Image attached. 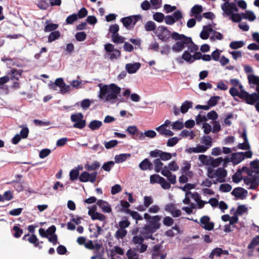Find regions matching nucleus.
Wrapping results in <instances>:
<instances>
[{
    "label": "nucleus",
    "instance_id": "42",
    "mask_svg": "<svg viewBox=\"0 0 259 259\" xmlns=\"http://www.w3.org/2000/svg\"><path fill=\"white\" fill-rule=\"evenodd\" d=\"M153 19L157 22H162L165 18L164 14L160 12H156L153 15Z\"/></svg>",
    "mask_w": 259,
    "mask_h": 259
},
{
    "label": "nucleus",
    "instance_id": "12",
    "mask_svg": "<svg viewBox=\"0 0 259 259\" xmlns=\"http://www.w3.org/2000/svg\"><path fill=\"white\" fill-rule=\"evenodd\" d=\"M215 176L218 177V181L220 183L225 182V178L227 176V171L224 168L219 167L215 170Z\"/></svg>",
    "mask_w": 259,
    "mask_h": 259
},
{
    "label": "nucleus",
    "instance_id": "62",
    "mask_svg": "<svg viewBox=\"0 0 259 259\" xmlns=\"http://www.w3.org/2000/svg\"><path fill=\"white\" fill-rule=\"evenodd\" d=\"M118 144V141L116 140H112L109 142L105 143V147L106 149H109L116 146Z\"/></svg>",
    "mask_w": 259,
    "mask_h": 259
},
{
    "label": "nucleus",
    "instance_id": "26",
    "mask_svg": "<svg viewBox=\"0 0 259 259\" xmlns=\"http://www.w3.org/2000/svg\"><path fill=\"white\" fill-rule=\"evenodd\" d=\"M100 166V163L97 161H94L91 164H87L85 165L84 167L86 170L89 171L96 170L99 168Z\"/></svg>",
    "mask_w": 259,
    "mask_h": 259
},
{
    "label": "nucleus",
    "instance_id": "23",
    "mask_svg": "<svg viewBox=\"0 0 259 259\" xmlns=\"http://www.w3.org/2000/svg\"><path fill=\"white\" fill-rule=\"evenodd\" d=\"M46 24L44 30L46 32L55 31L58 27V24L50 23L48 21H46Z\"/></svg>",
    "mask_w": 259,
    "mask_h": 259
},
{
    "label": "nucleus",
    "instance_id": "20",
    "mask_svg": "<svg viewBox=\"0 0 259 259\" xmlns=\"http://www.w3.org/2000/svg\"><path fill=\"white\" fill-rule=\"evenodd\" d=\"M137 249V248H130L127 251L126 254L128 259H139V255L136 251Z\"/></svg>",
    "mask_w": 259,
    "mask_h": 259
},
{
    "label": "nucleus",
    "instance_id": "64",
    "mask_svg": "<svg viewBox=\"0 0 259 259\" xmlns=\"http://www.w3.org/2000/svg\"><path fill=\"white\" fill-rule=\"evenodd\" d=\"M242 15L241 14L238 13H234L230 16V19L232 20L233 22H239L241 21L242 19Z\"/></svg>",
    "mask_w": 259,
    "mask_h": 259
},
{
    "label": "nucleus",
    "instance_id": "10",
    "mask_svg": "<svg viewBox=\"0 0 259 259\" xmlns=\"http://www.w3.org/2000/svg\"><path fill=\"white\" fill-rule=\"evenodd\" d=\"M232 195L240 199H244L247 194V191L242 187H237L232 191Z\"/></svg>",
    "mask_w": 259,
    "mask_h": 259
},
{
    "label": "nucleus",
    "instance_id": "55",
    "mask_svg": "<svg viewBox=\"0 0 259 259\" xmlns=\"http://www.w3.org/2000/svg\"><path fill=\"white\" fill-rule=\"evenodd\" d=\"M144 237L142 236L135 235L133 237L132 242L135 244H140L143 243Z\"/></svg>",
    "mask_w": 259,
    "mask_h": 259
},
{
    "label": "nucleus",
    "instance_id": "46",
    "mask_svg": "<svg viewBox=\"0 0 259 259\" xmlns=\"http://www.w3.org/2000/svg\"><path fill=\"white\" fill-rule=\"evenodd\" d=\"M250 164L254 172L257 175L259 174V160L257 159L253 160L250 162Z\"/></svg>",
    "mask_w": 259,
    "mask_h": 259
},
{
    "label": "nucleus",
    "instance_id": "32",
    "mask_svg": "<svg viewBox=\"0 0 259 259\" xmlns=\"http://www.w3.org/2000/svg\"><path fill=\"white\" fill-rule=\"evenodd\" d=\"M154 165V170L156 172H159L162 169L163 163L161 162V160L159 158H156L153 161Z\"/></svg>",
    "mask_w": 259,
    "mask_h": 259
},
{
    "label": "nucleus",
    "instance_id": "54",
    "mask_svg": "<svg viewBox=\"0 0 259 259\" xmlns=\"http://www.w3.org/2000/svg\"><path fill=\"white\" fill-rule=\"evenodd\" d=\"M172 155L171 153L161 151L159 159L161 160L166 161L170 159Z\"/></svg>",
    "mask_w": 259,
    "mask_h": 259
},
{
    "label": "nucleus",
    "instance_id": "59",
    "mask_svg": "<svg viewBox=\"0 0 259 259\" xmlns=\"http://www.w3.org/2000/svg\"><path fill=\"white\" fill-rule=\"evenodd\" d=\"M220 191L223 192H229L232 189V186L229 184H223L220 186Z\"/></svg>",
    "mask_w": 259,
    "mask_h": 259
},
{
    "label": "nucleus",
    "instance_id": "34",
    "mask_svg": "<svg viewBox=\"0 0 259 259\" xmlns=\"http://www.w3.org/2000/svg\"><path fill=\"white\" fill-rule=\"evenodd\" d=\"M60 32L59 31L55 30L51 32L48 36V42H52L55 41L60 37Z\"/></svg>",
    "mask_w": 259,
    "mask_h": 259
},
{
    "label": "nucleus",
    "instance_id": "50",
    "mask_svg": "<svg viewBox=\"0 0 259 259\" xmlns=\"http://www.w3.org/2000/svg\"><path fill=\"white\" fill-rule=\"evenodd\" d=\"M202 12V7L201 5H195L191 9L192 15H198Z\"/></svg>",
    "mask_w": 259,
    "mask_h": 259
},
{
    "label": "nucleus",
    "instance_id": "58",
    "mask_svg": "<svg viewBox=\"0 0 259 259\" xmlns=\"http://www.w3.org/2000/svg\"><path fill=\"white\" fill-rule=\"evenodd\" d=\"M220 99V96H212L210 97L209 100L208 101L207 103L209 106H210V107L214 106L217 104L218 100Z\"/></svg>",
    "mask_w": 259,
    "mask_h": 259
},
{
    "label": "nucleus",
    "instance_id": "63",
    "mask_svg": "<svg viewBox=\"0 0 259 259\" xmlns=\"http://www.w3.org/2000/svg\"><path fill=\"white\" fill-rule=\"evenodd\" d=\"M88 11L86 8H82L76 14L77 15V18L82 19L88 15Z\"/></svg>",
    "mask_w": 259,
    "mask_h": 259
},
{
    "label": "nucleus",
    "instance_id": "41",
    "mask_svg": "<svg viewBox=\"0 0 259 259\" xmlns=\"http://www.w3.org/2000/svg\"><path fill=\"white\" fill-rule=\"evenodd\" d=\"M248 80L249 83L255 84L256 87H259V77L254 75H249L248 76Z\"/></svg>",
    "mask_w": 259,
    "mask_h": 259
},
{
    "label": "nucleus",
    "instance_id": "51",
    "mask_svg": "<svg viewBox=\"0 0 259 259\" xmlns=\"http://www.w3.org/2000/svg\"><path fill=\"white\" fill-rule=\"evenodd\" d=\"M106 219V217L100 212H95L92 215V219L93 220H98L101 221H104Z\"/></svg>",
    "mask_w": 259,
    "mask_h": 259
},
{
    "label": "nucleus",
    "instance_id": "28",
    "mask_svg": "<svg viewBox=\"0 0 259 259\" xmlns=\"http://www.w3.org/2000/svg\"><path fill=\"white\" fill-rule=\"evenodd\" d=\"M241 15L242 18L248 19L250 21H254L256 18L254 13L252 12L249 11H247L245 13H242Z\"/></svg>",
    "mask_w": 259,
    "mask_h": 259
},
{
    "label": "nucleus",
    "instance_id": "7",
    "mask_svg": "<svg viewBox=\"0 0 259 259\" xmlns=\"http://www.w3.org/2000/svg\"><path fill=\"white\" fill-rule=\"evenodd\" d=\"M97 174V172L96 171L91 174L87 171H83L80 175L79 180L81 182H87L89 181L94 183L96 181Z\"/></svg>",
    "mask_w": 259,
    "mask_h": 259
},
{
    "label": "nucleus",
    "instance_id": "43",
    "mask_svg": "<svg viewBox=\"0 0 259 259\" xmlns=\"http://www.w3.org/2000/svg\"><path fill=\"white\" fill-rule=\"evenodd\" d=\"M16 177L18 179L17 180H14L12 182V183L14 184V187H15L18 191H21L23 189V187L21 184L19 182V180L21 178L22 176L20 175H17L16 176Z\"/></svg>",
    "mask_w": 259,
    "mask_h": 259
},
{
    "label": "nucleus",
    "instance_id": "57",
    "mask_svg": "<svg viewBox=\"0 0 259 259\" xmlns=\"http://www.w3.org/2000/svg\"><path fill=\"white\" fill-rule=\"evenodd\" d=\"M119 27L118 24H114L111 25L109 28V31L110 33H112V35H115L116 34H118V32L119 31Z\"/></svg>",
    "mask_w": 259,
    "mask_h": 259
},
{
    "label": "nucleus",
    "instance_id": "22",
    "mask_svg": "<svg viewBox=\"0 0 259 259\" xmlns=\"http://www.w3.org/2000/svg\"><path fill=\"white\" fill-rule=\"evenodd\" d=\"M251 185L248 188V189L255 190L259 185V176L258 175H254L251 177Z\"/></svg>",
    "mask_w": 259,
    "mask_h": 259
},
{
    "label": "nucleus",
    "instance_id": "2",
    "mask_svg": "<svg viewBox=\"0 0 259 259\" xmlns=\"http://www.w3.org/2000/svg\"><path fill=\"white\" fill-rule=\"evenodd\" d=\"M171 37L177 41L172 46V50L174 52H180L187 47L190 42H192L191 37H188L184 34H179L178 32H174L171 34Z\"/></svg>",
    "mask_w": 259,
    "mask_h": 259
},
{
    "label": "nucleus",
    "instance_id": "14",
    "mask_svg": "<svg viewBox=\"0 0 259 259\" xmlns=\"http://www.w3.org/2000/svg\"><path fill=\"white\" fill-rule=\"evenodd\" d=\"M139 166L142 170H152L153 168V164L148 158H145L139 164Z\"/></svg>",
    "mask_w": 259,
    "mask_h": 259
},
{
    "label": "nucleus",
    "instance_id": "11",
    "mask_svg": "<svg viewBox=\"0 0 259 259\" xmlns=\"http://www.w3.org/2000/svg\"><path fill=\"white\" fill-rule=\"evenodd\" d=\"M161 219V217L160 215L153 216L151 218V220L149 221L147 225L157 231L160 228L161 224L159 222Z\"/></svg>",
    "mask_w": 259,
    "mask_h": 259
},
{
    "label": "nucleus",
    "instance_id": "36",
    "mask_svg": "<svg viewBox=\"0 0 259 259\" xmlns=\"http://www.w3.org/2000/svg\"><path fill=\"white\" fill-rule=\"evenodd\" d=\"M145 29L147 31H155L156 30V25L154 22L148 21L145 25Z\"/></svg>",
    "mask_w": 259,
    "mask_h": 259
},
{
    "label": "nucleus",
    "instance_id": "18",
    "mask_svg": "<svg viewBox=\"0 0 259 259\" xmlns=\"http://www.w3.org/2000/svg\"><path fill=\"white\" fill-rule=\"evenodd\" d=\"M259 101V98L256 93L248 94L245 102L249 105H253L256 102Z\"/></svg>",
    "mask_w": 259,
    "mask_h": 259
},
{
    "label": "nucleus",
    "instance_id": "33",
    "mask_svg": "<svg viewBox=\"0 0 259 259\" xmlns=\"http://www.w3.org/2000/svg\"><path fill=\"white\" fill-rule=\"evenodd\" d=\"M79 169L77 168L72 169L69 172L70 180L72 181L76 180L78 178H79Z\"/></svg>",
    "mask_w": 259,
    "mask_h": 259
},
{
    "label": "nucleus",
    "instance_id": "15",
    "mask_svg": "<svg viewBox=\"0 0 259 259\" xmlns=\"http://www.w3.org/2000/svg\"><path fill=\"white\" fill-rule=\"evenodd\" d=\"M207 148L204 145H197L196 147H190L186 150V151L190 154L192 153H204L207 151Z\"/></svg>",
    "mask_w": 259,
    "mask_h": 259
},
{
    "label": "nucleus",
    "instance_id": "37",
    "mask_svg": "<svg viewBox=\"0 0 259 259\" xmlns=\"http://www.w3.org/2000/svg\"><path fill=\"white\" fill-rule=\"evenodd\" d=\"M127 232L125 229H118L115 234V237L117 239H123L127 234Z\"/></svg>",
    "mask_w": 259,
    "mask_h": 259
},
{
    "label": "nucleus",
    "instance_id": "60",
    "mask_svg": "<svg viewBox=\"0 0 259 259\" xmlns=\"http://www.w3.org/2000/svg\"><path fill=\"white\" fill-rule=\"evenodd\" d=\"M247 210V207L244 205H240L238 206L236 212H235V215H242L243 213L245 212Z\"/></svg>",
    "mask_w": 259,
    "mask_h": 259
},
{
    "label": "nucleus",
    "instance_id": "40",
    "mask_svg": "<svg viewBox=\"0 0 259 259\" xmlns=\"http://www.w3.org/2000/svg\"><path fill=\"white\" fill-rule=\"evenodd\" d=\"M244 45V42L243 41H232L229 47L232 49L236 50L239 48L242 47Z\"/></svg>",
    "mask_w": 259,
    "mask_h": 259
},
{
    "label": "nucleus",
    "instance_id": "8",
    "mask_svg": "<svg viewBox=\"0 0 259 259\" xmlns=\"http://www.w3.org/2000/svg\"><path fill=\"white\" fill-rule=\"evenodd\" d=\"M200 226L206 230L211 231L213 229L214 224L210 222V218L207 215H204L200 219Z\"/></svg>",
    "mask_w": 259,
    "mask_h": 259
},
{
    "label": "nucleus",
    "instance_id": "56",
    "mask_svg": "<svg viewBox=\"0 0 259 259\" xmlns=\"http://www.w3.org/2000/svg\"><path fill=\"white\" fill-rule=\"evenodd\" d=\"M75 36L77 41H82L86 39L87 34L83 31L79 32L76 33Z\"/></svg>",
    "mask_w": 259,
    "mask_h": 259
},
{
    "label": "nucleus",
    "instance_id": "61",
    "mask_svg": "<svg viewBox=\"0 0 259 259\" xmlns=\"http://www.w3.org/2000/svg\"><path fill=\"white\" fill-rule=\"evenodd\" d=\"M180 139L175 137L169 139L167 142V146L168 147H173L176 145L179 141Z\"/></svg>",
    "mask_w": 259,
    "mask_h": 259
},
{
    "label": "nucleus",
    "instance_id": "52",
    "mask_svg": "<svg viewBox=\"0 0 259 259\" xmlns=\"http://www.w3.org/2000/svg\"><path fill=\"white\" fill-rule=\"evenodd\" d=\"M114 162L112 161H109L106 163H105L102 168L106 171H110L111 169V168L113 167L114 165Z\"/></svg>",
    "mask_w": 259,
    "mask_h": 259
},
{
    "label": "nucleus",
    "instance_id": "4",
    "mask_svg": "<svg viewBox=\"0 0 259 259\" xmlns=\"http://www.w3.org/2000/svg\"><path fill=\"white\" fill-rule=\"evenodd\" d=\"M142 19V16L140 15H132L128 17L122 18L120 22L122 23L123 26L127 29L134 27L137 22Z\"/></svg>",
    "mask_w": 259,
    "mask_h": 259
},
{
    "label": "nucleus",
    "instance_id": "31",
    "mask_svg": "<svg viewBox=\"0 0 259 259\" xmlns=\"http://www.w3.org/2000/svg\"><path fill=\"white\" fill-rule=\"evenodd\" d=\"M139 137L143 138L144 137H147L151 138H153L156 136V133L153 130H148L145 131L144 133L141 132L138 134Z\"/></svg>",
    "mask_w": 259,
    "mask_h": 259
},
{
    "label": "nucleus",
    "instance_id": "9",
    "mask_svg": "<svg viewBox=\"0 0 259 259\" xmlns=\"http://www.w3.org/2000/svg\"><path fill=\"white\" fill-rule=\"evenodd\" d=\"M156 231L153 229L150 226L146 225L141 231V235H143L146 239H151L154 240V238L153 237V233H155Z\"/></svg>",
    "mask_w": 259,
    "mask_h": 259
},
{
    "label": "nucleus",
    "instance_id": "44",
    "mask_svg": "<svg viewBox=\"0 0 259 259\" xmlns=\"http://www.w3.org/2000/svg\"><path fill=\"white\" fill-rule=\"evenodd\" d=\"M258 244H259V235L256 236L252 239L250 243L248 244L247 248L249 249H253Z\"/></svg>",
    "mask_w": 259,
    "mask_h": 259
},
{
    "label": "nucleus",
    "instance_id": "27",
    "mask_svg": "<svg viewBox=\"0 0 259 259\" xmlns=\"http://www.w3.org/2000/svg\"><path fill=\"white\" fill-rule=\"evenodd\" d=\"M130 154H120L115 156V162L117 163H121L125 161L128 158H130Z\"/></svg>",
    "mask_w": 259,
    "mask_h": 259
},
{
    "label": "nucleus",
    "instance_id": "19",
    "mask_svg": "<svg viewBox=\"0 0 259 259\" xmlns=\"http://www.w3.org/2000/svg\"><path fill=\"white\" fill-rule=\"evenodd\" d=\"M193 107V103L191 101H185L182 104L180 108V111L183 114H185L190 108Z\"/></svg>",
    "mask_w": 259,
    "mask_h": 259
},
{
    "label": "nucleus",
    "instance_id": "25",
    "mask_svg": "<svg viewBox=\"0 0 259 259\" xmlns=\"http://www.w3.org/2000/svg\"><path fill=\"white\" fill-rule=\"evenodd\" d=\"M102 125V122L101 121L94 120H92L89 124V127L92 131H95L99 129Z\"/></svg>",
    "mask_w": 259,
    "mask_h": 259
},
{
    "label": "nucleus",
    "instance_id": "29",
    "mask_svg": "<svg viewBox=\"0 0 259 259\" xmlns=\"http://www.w3.org/2000/svg\"><path fill=\"white\" fill-rule=\"evenodd\" d=\"M122 219V220L119 222L118 227L119 229H125L130 226L131 223L126 217H123Z\"/></svg>",
    "mask_w": 259,
    "mask_h": 259
},
{
    "label": "nucleus",
    "instance_id": "49",
    "mask_svg": "<svg viewBox=\"0 0 259 259\" xmlns=\"http://www.w3.org/2000/svg\"><path fill=\"white\" fill-rule=\"evenodd\" d=\"M237 148L241 150L250 151L251 148L249 141H244L242 143H239L237 146Z\"/></svg>",
    "mask_w": 259,
    "mask_h": 259
},
{
    "label": "nucleus",
    "instance_id": "6",
    "mask_svg": "<svg viewBox=\"0 0 259 259\" xmlns=\"http://www.w3.org/2000/svg\"><path fill=\"white\" fill-rule=\"evenodd\" d=\"M222 9L224 13L228 16H231L234 12H238V9L235 3L226 2L222 6Z\"/></svg>",
    "mask_w": 259,
    "mask_h": 259
},
{
    "label": "nucleus",
    "instance_id": "47",
    "mask_svg": "<svg viewBox=\"0 0 259 259\" xmlns=\"http://www.w3.org/2000/svg\"><path fill=\"white\" fill-rule=\"evenodd\" d=\"M162 177L157 174L151 175L150 177V182L151 184H160Z\"/></svg>",
    "mask_w": 259,
    "mask_h": 259
},
{
    "label": "nucleus",
    "instance_id": "21",
    "mask_svg": "<svg viewBox=\"0 0 259 259\" xmlns=\"http://www.w3.org/2000/svg\"><path fill=\"white\" fill-rule=\"evenodd\" d=\"M201 143L204 144V147L208 149L212 146V139L209 136H204L201 139Z\"/></svg>",
    "mask_w": 259,
    "mask_h": 259
},
{
    "label": "nucleus",
    "instance_id": "17",
    "mask_svg": "<svg viewBox=\"0 0 259 259\" xmlns=\"http://www.w3.org/2000/svg\"><path fill=\"white\" fill-rule=\"evenodd\" d=\"M121 211L130 214L131 216L137 221L143 220V217L137 211L131 210L130 209H121Z\"/></svg>",
    "mask_w": 259,
    "mask_h": 259
},
{
    "label": "nucleus",
    "instance_id": "5",
    "mask_svg": "<svg viewBox=\"0 0 259 259\" xmlns=\"http://www.w3.org/2000/svg\"><path fill=\"white\" fill-rule=\"evenodd\" d=\"M155 34L162 41L166 42L171 37V32L164 26H159L156 30L154 31Z\"/></svg>",
    "mask_w": 259,
    "mask_h": 259
},
{
    "label": "nucleus",
    "instance_id": "53",
    "mask_svg": "<svg viewBox=\"0 0 259 259\" xmlns=\"http://www.w3.org/2000/svg\"><path fill=\"white\" fill-rule=\"evenodd\" d=\"M77 15L76 14H73L68 16L66 19V23L67 24H72L77 20Z\"/></svg>",
    "mask_w": 259,
    "mask_h": 259
},
{
    "label": "nucleus",
    "instance_id": "45",
    "mask_svg": "<svg viewBox=\"0 0 259 259\" xmlns=\"http://www.w3.org/2000/svg\"><path fill=\"white\" fill-rule=\"evenodd\" d=\"M12 230L15 232V233L13 234V236L16 238L20 237L23 233V230L17 226H14L13 227Z\"/></svg>",
    "mask_w": 259,
    "mask_h": 259
},
{
    "label": "nucleus",
    "instance_id": "24",
    "mask_svg": "<svg viewBox=\"0 0 259 259\" xmlns=\"http://www.w3.org/2000/svg\"><path fill=\"white\" fill-rule=\"evenodd\" d=\"M9 74H10V78L12 80H18L21 76V72L20 70L14 68L11 70V72Z\"/></svg>",
    "mask_w": 259,
    "mask_h": 259
},
{
    "label": "nucleus",
    "instance_id": "39",
    "mask_svg": "<svg viewBox=\"0 0 259 259\" xmlns=\"http://www.w3.org/2000/svg\"><path fill=\"white\" fill-rule=\"evenodd\" d=\"M180 136L182 137H190V139L193 140L194 138L195 135L193 131L190 132L188 130H184L181 132Z\"/></svg>",
    "mask_w": 259,
    "mask_h": 259
},
{
    "label": "nucleus",
    "instance_id": "48",
    "mask_svg": "<svg viewBox=\"0 0 259 259\" xmlns=\"http://www.w3.org/2000/svg\"><path fill=\"white\" fill-rule=\"evenodd\" d=\"M199 88L203 91H206L208 89H211L212 88V85L209 82H200L198 85Z\"/></svg>",
    "mask_w": 259,
    "mask_h": 259
},
{
    "label": "nucleus",
    "instance_id": "1",
    "mask_svg": "<svg viewBox=\"0 0 259 259\" xmlns=\"http://www.w3.org/2000/svg\"><path fill=\"white\" fill-rule=\"evenodd\" d=\"M98 86L100 88L99 99L104 100L106 101H110L117 98L120 93L121 88L114 83L110 84H104L100 83Z\"/></svg>",
    "mask_w": 259,
    "mask_h": 259
},
{
    "label": "nucleus",
    "instance_id": "13",
    "mask_svg": "<svg viewBox=\"0 0 259 259\" xmlns=\"http://www.w3.org/2000/svg\"><path fill=\"white\" fill-rule=\"evenodd\" d=\"M141 67V64L139 62L135 63H128L125 65L126 71L130 74L136 73Z\"/></svg>",
    "mask_w": 259,
    "mask_h": 259
},
{
    "label": "nucleus",
    "instance_id": "3",
    "mask_svg": "<svg viewBox=\"0 0 259 259\" xmlns=\"http://www.w3.org/2000/svg\"><path fill=\"white\" fill-rule=\"evenodd\" d=\"M252 156V152L251 151L246 152H238L233 153L230 157V162L233 165H237L242 161L245 158H250Z\"/></svg>",
    "mask_w": 259,
    "mask_h": 259
},
{
    "label": "nucleus",
    "instance_id": "35",
    "mask_svg": "<svg viewBox=\"0 0 259 259\" xmlns=\"http://www.w3.org/2000/svg\"><path fill=\"white\" fill-rule=\"evenodd\" d=\"M37 7L41 10H47L50 7L49 0H38Z\"/></svg>",
    "mask_w": 259,
    "mask_h": 259
},
{
    "label": "nucleus",
    "instance_id": "30",
    "mask_svg": "<svg viewBox=\"0 0 259 259\" xmlns=\"http://www.w3.org/2000/svg\"><path fill=\"white\" fill-rule=\"evenodd\" d=\"M182 59L184 60L187 62L191 64L194 62L193 56L190 53L187 51H185L182 54Z\"/></svg>",
    "mask_w": 259,
    "mask_h": 259
},
{
    "label": "nucleus",
    "instance_id": "16",
    "mask_svg": "<svg viewBox=\"0 0 259 259\" xmlns=\"http://www.w3.org/2000/svg\"><path fill=\"white\" fill-rule=\"evenodd\" d=\"M27 240L29 243L34 244L35 247H38L39 249H41L42 248V246L40 245V244H42L43 242L38 241V240L35 234H33L31 236H29Z\"/></svg>",
    "mask_w": 259,
    "mask_h": 259
},
{
    "label": "nucleus",
    "instance_id": "38",
    "mask_svg": "<svg viewBox=\"0 0 259 259\" xmlns=\"http://www.w3.org/2000/svg\"><path fill=\"white\" fill-rule=\"evenodd\" d=\"M112 41L115 44H122L124 42L125 38L119 35V34L111 35Z\"/></svg>",
    "mask_w": 259,
    "mask_h": 259
}]
</instances>
